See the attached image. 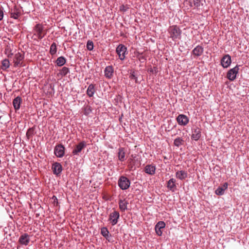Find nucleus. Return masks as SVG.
Instances as JSON below:
<instances>
[{
	"label": "nucleus",
	"mask_w": 249,
	"mask_h": 249,
	"mask_svg": "<svg viewBox=\"0 0 249 249\" xmlns=\"http://www.w3.org/2000/svg\"><path fill=\"white\" fill-rule=\"evenodd\" d=\"M30 207H31V204H29Z\"/></svg>",
	"instance_id": "79ce46f5"
},
{
	"label": "nucleus",
	"mask_w": 249,
	"mask_h": 249,
	"mask_svg": "<svg viewBox=\"0 0 249 249\" xmlns=\"http://www.w3.org/2000/svg\"><path fill=\"white\" fill-rule=\"evenodd\" d=\"M120 214L117 211H114L110 214L109 220L111 221L112 225L114 226L117 223Z\"/></svg>",
	"instance_id": "9d476101"
},
{
	"label": "nucleus",
	"mask_w": 249,
	"mask_h": 249,
	"mask_svg": "<svg viewBox=\"0 0 249 249\" xmlns=\"http://www.w3.org/2000/svg\"><path fill=\"white\" fill-rule=\"evenodd\" d=\"M118 158L120 160L124 161L125 159V151L123 148L119 149Z\"/></svg>",
	"instance_id": "bb28decb"
},
{
	"label": "nucleus",
	"mask_w": 249,
	"mask_h": 249,
	"mask_svg": "<svg viewBox=\"0 0 249 249\" xmlns=\"http://www.w3.org/2000/svg\"><path fill=\"white\" fill-rule=\"evenodd\" d=\"M29 235L26 233H24L20 237L19 242L21 244L27 245L29 243Z\"/></svg>",
	"instance_id": "aec40b11"
},
{
	"label": "nucleus",
	"mask_w": 249,
	"mask_h": 249,
	"mask_svg": "<svg viewBox=\"0 0 249 249\" xmlns=\"http://www.w3.org/2000/svg\"><path fill=\"white\" fill-rule=\"evenodd\" d=\"M69 72V69L68 68L64 67L62 68V70H61L60 73L62 76H65Z\"/></svg>",
	"instance_id": "7c9ffc66"
},
{
	"label": "nucleus",
	"mask_w": 249,
	"mask_h": 249,
	"mask_svg": "<svg viewBox=\"0 0 249 249\" xmlns=\"http://www.w3.org/2000/svg\"><path fill=\"white\" fill-rule=\"evenodd\" d=\"M52 169L54 174L58 175L62 172V167L60 163L55 162L53 164Z\"/></svg>",
	"instance_id": "f8f14e48"
},
{
	"label": "nucleus",
	"mask_w": 249,
	"mask_h": 249,
	"mask_svg": "<svg viewBox=\"0 0 249 249\" xmlns=\"http://www.w3.org/2000/svg\"><path fill=\"white\" fill-rule=\"evenodd\" d=\"M57 51L56 43L53 42L50 47V53L52 55L55 54Z\"/></svg>",
	"instance_id": "c756f323"
},
{
	"label": "nucleus",
	"mask_w": 249,
	"mask_h": 249,
	"mask_svg": "<svg viewBox=\"0 0 249 249\" xmlns=\"http://www.w3.org/2000/svg\"><path fill=\"white\" fill-rule=\"evenodd\" d=\"M156 167L153 165H147L144 168L146 173L153 175L155 173Z\"/></svg>",
	"instance_id": "2eb2a0df"
},
{
	"label": "nucleus",
	"mask_w": 249,
	"mask_h": 249,
	"mask_svg": "<svg viewBox=\"0 0 249 249\" xmlns=\"http://www.w3.org/2000/svg\"><path fill=\"white\" fill-rule=\"evenodd\" d=\"M176 180L174 178H171L167 182V187L171 191H174L176 187L175 184Z\"/></svg>",
	"instance_id": "5701e85b"
},
{
	"label": "nucleus",
	"mask_w": 249,
	"mask_h": 249,
	"mask_svg": "<svg viewBox=\"0 0 249 249\" xmlns=\"http://www.w3.org/2000/svg\"><path fill=\"white\" fill-rule=\"evenodd\" d=\"M128 204V201L126 199H120L119 202V208L120 210L122 212H124L126 210H127Z\"/></svg>",
	"instance_id": "dca6fc26"
},
{
	"label": "nucleus",
	"mask_w": 249,
	"mask_h": 249,
	"mask_svg": "<svg viewBox=\"0 0 249 249\" xmlns=\"http://www.w3.org/2000/svg\"><path fill=\"white\" fill-rule=\"evenodd\" d=\"M231 63V57L229 54H226L223 56L221 60V65L224 68H228Z\"/></svg>",
	"instance_id": "ddd939ff"
},
{
	"label": "nucleus",
	"mask_w": 249,
	"mask_h": 249,
	"mask_svg": "<svg viewBox=\"0 0 249 249\" xmlns=\"http://www.w3.org/2000/svg\"><path fill=\"white\" fill-rule=\"evenodd\" d=\"M46 32L44 29V26L41 24H36L34 28V36L35 39H41L45 35Z\"/></svg>",
	"instance_id": "f257e3e1"
},
{
	"label": "nucleus",
	"mask_w": 249,
	"mask_h": 249,
	"mask_svg": "<svg viewBox=\"0 0 249 249\" xmlns=\"http://www.w3.org/2000/svg\"><path fill=\"white\" fill-rule=\"evenodd\" d=\"M239 67L236 66L232 69H230L227 73V77L230 81H233L236 77L238 72Z\"/></svg>",
	"instance_id": "423d86ee"
},
{
	"label": "nucleus",
	"mask_w": 249,
	"mask_h": 249,
	"mask_svg": "<svg viewBox=\"0 0 249 249\" xmlns=\"http://www.w3.org/2000/svg\"><path fill=\"white\" fill-rule=\"evenodd\" d=\"M128 9V7L126 5H122L120 6V10L121 11L125 12Z\"/></svg>",
	"instance_id": "f704fd0d"
},
{
	"label": "nucleus",
	"mask_w": 249,
	"mask_h": 249,
	"mask_svg": "<svg viewBox=\"0 0 249 249\" xmlns=\"http://www.w3.org/2000/svg\"><path fill=\"white\" fill-rule=\"evenodd\" d=\"M4 53L7 55L9 59H11L14 55L10 45H7L5 48Z\"/></svg>",
	"instance_id": "4be33fe9"
},
{
	"label": "nucleus",
	"mask_w": 249,
	"mask_h": 249,
	"mask_svg": "<svg viewBox=\"0 0 249 249\" xmlns=\"http://www.w3.org/2000/svg\"><path fill=\"white\" fill-rule=\"evenodd\" d=\"M10 67V62L8 59H4L1 62V65L0 66L1 69L3 71H6L7 69Z\"/></svg>",
	"instance_id": "393cba45"
},
{
	"label": "nucleus",
	"mask_w": 249,
	"mask_h": 249,
	"mask_svg": "<svg viewBox=\"0 0 249 249\" xmlns=\"http://www.w3.org/2000/svg\"><path fill=\"white\" fill-rule=\"evenodd\" d=\"M200 1V0H193L194 5L196 7H198L199 6Z\"/></svg>",
	"instance_id": "c9c22d12"
},
{
	"label": "nucleus",
	"mask_w": 249,
	"mask_h": 249,
	"mask_svg": "<svg viewBox=\"0 0 249 249\" xmlns=\"http://www.w3.org/2000/svg\"><path fill=\"white\" fill-rule=\"evenodd\" d=\"M130 184V180L125 177L121 176L118 180V185L122 190H126Z\"/></svg>",
	"instance_id": "20e7f679"
},
{
	"label": "nucleus",
	"mask_w": 249,
	"mask_h": 249,
	"mask_svg": "<svg viewBox=\"0 0 249 249\" xmlns=\"http://www.w3.org/2000/svg\"><path fill=\"white\" fill-rule=\"evenodd\" d=\"M66 60L63 56H60L57 58L56 60V63L58 66H62L65 64Z\"/></svg>",
	"instance_id": "cd10ccee"
},
{
	"label": "nucleus",
	"mask_w": 249,
	"mask_h": 249,
	"mask_svg": "<svg viewBox=\"0 0 249 249\" xmlns=\"http://www.w3.org/2000/svg\"><path fill=\"white\" fill-rule=\"evenodd\" d=\"M87 48L88 50L91 51L93 49V43L91 41H88L87 44Z\"/></svg>",
	"instance_id": "72a5a7b5"
},
{
	"label": "nucleus",
	"mask_w": 249,
	"mask_h": 249,
	"mask_svg": "<svg viewBox=\"0 0 249 249\" xmlns=\"http://www.w3.org/2000/svg\"><path fill=\"white\" fill-rule=\"evenodd\" d=\"M21 101V98L19 96H17L13 100V105L16 110H18L20 108Z\"/></svg>",
	"instance_id": "f3484780"
},
{
	"label": "nucleus",
	"mask_w": 249,
	"mask_h": 249,
	"mask_svg": "<svg viewBox=\"0 0 249 249\" xmlns=\"http://www.w3.org/2000/svg\"><path fill=\"white\" fill-rule=\"evenodd\" d=\"M101 233L103 236L106 237L108 236L109 232L107 228L104 227L101 229Z\"/></svg>",
	"instance_id": "2f4dec72"
},
{
	"label": "nucleus",
	"mask_w": 249,
	"mask_h": 249,
	"mask_svg": "<svg viewBox=\"0 0 249 249\" xmlns=\"http://www.w3.org/2000/svg\"><path fill=\"white\" fill-rule=\"evenodd\" d=\"M183 140L181 138L178 137L174 140V144L175 146L179 147L183 144Z\"/></svg>",
	"instance_id": "c85d7f7f"
},
{
	"label": "nucleus",
	"mask_w": 249,
	"mask_h": 249,
	"mask_svg": "<svg viewBox=\"0 0 249 249\" xmlns=\"http://www.w3.org/2000/svg\"><path fill=\"white\" fill-rule=\"evenodd\" d=\"M3 12L1 8L0 7V21L3 19Z\"/></svg>",
	"instance_id": "58836bf2"
},
{
	"label": "nucleus",
	"mask_w": 249,
	"mask_h": 249,
	"mask_svg": "<svg viewBox=\"0 0 249 249\" xmlns=\"http://www.w3.org/2000/svg\"><path fill=\"white\" fill-rule=\"evenodd\" d=\"M130 78H131V79H135L136 81H137L136 77H135V75H134V74H131L130 75Z\"/></svg>",
	"instance_id": "a19ab883"
},
{
	"label": "nucleus",
	"mask_w": 249,
	"mask_h": 249,
	"mask_svg": "<svg viewBox=\"0 0 249 249\" xmlns=\"http://www.w3.org/2000/svg\"><path fill=\"white\" fill-rule=\"evenodd\" d=\"M86 143L85 142L83 141L80 142L75 146L72 151V154L74 155H79V153L86 147Z\"/></svg>",
	"instance_id": "1a4fd4ad"
},
{
	"label": "nucleus",
	"mask_w": 249,
	"mask_h": 249,
	"mask_svg": "<svg viewBox=\"0 0 249 249\" xmlns=\"http://www.w3.org/2000/svg\"><path fill=\"white\" fill-rule=\"evenodd\" d=\"M176 176L180 180H183L187 177V173L184 171H178L176 172Z\"/></svg>",
	"instance_id": "412c9836"
},
{
	"label": "nucleus",
	"mask_w": 249,
	"mask_h": 249,
	"mask_svg": "<svg viewBox=\"0 0 249 249\" xmlns=\"http://www.w3.org/2000/svg\"><path fill=\"white\" fill-rule=\"evenodd\" d=\"M170 37L174 41L180 38L181 31L177 26H170L168 29Z\"/></svg>",
	"instance_id": "f03ea898"
},
{
	"label": "nucleus",
	"mask_w": 249,
	"mask_h": 249,
	"mask_svg": "<svg viewBox=\"0 0 249 249\" xmlns=\"http://www.w3.org/2000/svg\"><path fill=\"white\" fill-rule=\"evenodd\" d=\"M54 153L57 157L62 158L65 153L64 146L62 144L56 145L54 147Z\"/></svg>",
	"instance_id": "0eeeda50"
},
{
	"label": "nucleus",
	"mask_w": 249,
	"mask_h": 249,
	"mask_svg": "<svg viewBox=\"0 0 249 249\" xmlns=\"http://www.w3.org/2000/svg\"><path fill=\"white\" fill-rule=\"evenodd\" d=\"M13 58V62L14 63V66L15 67H21L24 65L23 58L24 55L21 53L18 52L15 53Z\"/></svg>",
	"instance_id": "7ed1b4c3"
},
{
	"label": "nucleus",
	"mask_w": 249,
	"mask_h": 249,
	"mask_svg": "<svg viewBox=\"0 0 249 249\" xmlns=\"http://www.w3.org/2000/svg\"><path fill=\"white\" fill-rule=\"evenodd\" d=\"M177 121L178 124L186 125L189 122V119L186 115L180 114L177 117Z\"/></svg>",
	"instance_id": "9b49d317"
},
{
	"label": "nucleus",
	"mask_w": 249,
	"mask_h": 249,
	"mask_svg": "<svg viewBox=\"0 0 249 249\" xmlns=\"http://www.w3.org/2000/svg\"><path fill=\"white\" fill-rule=\"evenodd\" d=\"M26 135L28 138L29 139V137L31 136V128H29L28 129Z\"/></svg>",
	"instance_id": "4c0bfd02"
},
{
	"label": "nucleus",
	"mask_w": 249,
	"mask_h": 249,
	"mask_svg": "<svg viewBox=\"0 0 249 249\" xmlns=\"http://www.w3.org/2000/svg\"><path fill=\"white\" fill-rule=\"evenodd\" d=\"M165 226V224L163 221L159 222L155 226V229L156 233L159 236H161L162 233V229H163Z\"/></svg>",
	"instance_id": "4468645a"
},
{
	"label": "nucleus",
	"mask_w": 249,
	"mask_h": 249,
	"mask_svg": "<svg viewBox=\"0 0 249 249\" xmlns=\"http://www.w3.org/2000/svg\"><path fill=\"white\" fill-rule=\"evenodd\" d=\"M113 69L112 66H107L105 70V75L107 78H111L112 77Z\"/></svg>",
	"instance_id": "a211bd4d"
},
{
	"label": "nucleus",
	"mask_w": 249,
	"mask_h": 249,
	"mask_svg": "<svg viewBox=\"0 0 249 249\" xmlns=\"http://www.w3.org/2000/svg\"><path fill=\"white\" fill-rule=\"evenodd\" d=\"M126 48L123 45H119L116 48V53L119 55V58L123 60L125 57V53L126 52Z\"/></svg>",
	"instance_id": "39448f33"
},
{
	"label": "nucleus",
	"mask_w": 249,
	"mask_h": 249,
	"mask_svg": "<svg viewBox=\"0 0 249 249\" xmlns=\"http://www.w3.org/2000/svg\"><path fill=\"white\" fill-rule=\"evenodd\" d=\"M224 189H222L220 186L218 187V188L215 190V193L216 195L221 196L224 194Z\"/></svg>",
	"instance_id": "473e14b6"
},
{
	"label": "nucleus",
	"mask_w": 249,
	"mask_h": 249,
	"mask_svg": "<svg viewBox=\"0 0 249 249\" xmlns=\"http://www.w3.org/2000/svg\"><path fill=\"white\" fill-rule=\"evenodd\" d=\"M228 184L227 182L225 183L222 186H220L222 189H224V191L226 190L228 188Z\"/></svg>",
	"instance_id": "ea45409f"
},
{
	"label": "nucleus",
	"mask_w": 249,
	"mask_h": 249,
	"mask_svg": "<svg viewBox=\"0 0 249 249\" xmlns=\"http://www.w3.org/2000/svg\"><path fill=\"white\" fill-rule=\"evenodd\" d=\"M203 52V48L200 46H196L193 50V53L195 55L200 56Z\"/></svg>",
	"instance_id": "b1692460"
},
{
	"label": "nucleus",
	"mask_w": 249,
	"mask_h": 249,
	"mask_svg": "<svg viewBox=\"0 0 249 249\" xmlns=\"http://www.w3.org/2000/svg\"><path fill=\"white\" fill-rule=\"evenodd\" d=\"M201 136V132L199 128H196L193 131L192 138L195 141L198 140Z\"/></svg>",
	"instance_id": "6ab92c4d"
},
{
	"label": "nucleus",
	"mask_w": 249,
	"mask_h": 249,
	"mask_svg": "<svg viewBox=\"0 0 249 249\" xmlns=\"http://www.w3.org/2000/svg\"><path fill=\"white\" fill-rule=\"evenodd\" d=\"M95 92L94 90V86L93 84H90L89 86L88 87V89L87 90V94L89 97H92Z\"/></svg>",
	"instance_id": "a878e982"
},
{
	"label": "nucleus",
	"mask_w": 249,
	"mask_h": 249,
	"mask_svg": "<svg viewBox=\"0 0 249 249\" xmlns=\"http://www.w3.org/2000/svg\"><path fill=\"white\" fill-rule=\"evenodd\" d=\"M9 13L11 18H14V19H18L21 15V10L20 8L18 7L17 6H15L11 9Z\"/></svg>",
	"instance_id": "6e6552de"
},
{
	"label": "nucleus",
	"mask_w": 249,
	"mask_h": 249,
	"mask_svg": "<svg viewBox=\"0 0 249 249\" xmlns=\"http://www.w3.org/2000/svg\"><path fill=\"white\" fill-rule=\"evenodd\" d=\"M85 114H88L89 113V112L91 111V110L90 109L89 107H86L85 109Z\"/></svg>",
	"instance_id": "e433bc0d"
}]
</instances>
